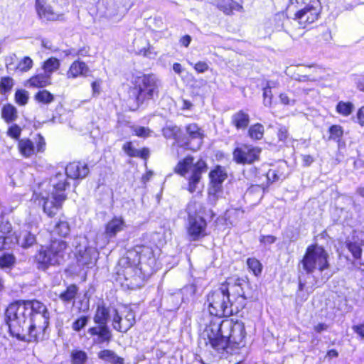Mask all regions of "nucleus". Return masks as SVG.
<instances>
[{"mask_svg":"<svg viewBox=\"0 0 364 364\" xmlns=\"http://www.w3.org/2000/svg\"><path fill=\"white\" fill-rule=\"evenodd\" d=\"M49 319L46 306L37 300L13 303L5 313V321L11 334L27 341L43 339Z\"/></svg>","mask_w":364,"mask_h":364,"instance_id":"nucleus-1","label":"nucleus"},{"mask_svg":"<svg viewBox=\"0 0 364 364\" xmlns=\"http://www.w3.org/2000/svg\"><path fill=\"white\" fill-rule=\"evenodd\" d=\"M245 338L243 322H234L232 320L220 321L218 318L212 319L201 333V339L205 344L210 345L219 353H234L245 346Z\"/></svg>","mask_w":364,"mask_h":364,"instance_id":"nucleus-2","label":"nucleus"},{"mask_svg":"<svg viewBox=\"0 0 364 364\" xmlns=\"http://www.w3.org/2000/svg\"><path fill=\"white\" fill-rule=\"evenodd\" d=\"M68 184L62 173H58L50 183L41 184L40 197L43 201V210L48 216L55 215L66 199L64 191Z\"/></svg>","mask_w":364,"mask_h":364,"instance_id":"nucleus-3","label":"nucleus"},{"mask_svg":"<svg viewBox=\"0 0 364 364\" xmlns=\"http://www.w3.org/2000/svg\"><path fill=\"white\" fill-rule=\"evenodd\" d=\"M207 171L206 163L200 159L193 162V157L188 156L178 161L174 172L187 180V190L190 193L201 195L203 185L202 175Z\"/></svg>","mask_w":364,"mask_h":364,"instance_id":"nucleus-4","label":"nucleus"},{"mask_svg":"<svg viewBox=\"0 0 364 364\" xmlns=\"http://www.w3.org/2000/svg\"><path fill=\"white\" fill-rule=\"evenodd\" d=\"M296 11L293 19L300 27L305 28L318 20L321 11L320 0H291Z\"/></svg>","mask_w":364,"mask_h":364,"instance_id":"nucleus-5","label":"nucleus"},{"mask_svg":"<svg viewBox=\"0 0 364 364\" xmlns=\"http://www.w3.org/2000/svg\"><path fill=\"white\" fill-rule=\"evenodd\" d=\"M208 311L211 315L223 317L229 316L235 311V304L228 295L225 287L212 291L208 296Z\"/></svg>","mask_w":364,"mask_h":364,"instance_id":"nucleus-6","label":"nucleus"},{"mask_svg":"<svg viewBox=\"0 0 364 364\" xmlns=\"http://www.w3.org/2000/svg\"><path fill=\"white\" fill-rule=\"evenodd\" d=\"M328 255L327 252L318 245L309 246L301 263L303 269L307 272L306 280H314L310 274L316 270L322 272L328 267Z\"/></svg>","mask_w":364,"mask_h":364,"instance_id":"nucleus-7","label":"nucleus"},{"mask_svg":"<svg viewBox=\"0 0 364 364\" xmlns=\"http://www.w3.org/2000/svg\"><path fill=\"white\" fill-rule=\"evenodd\" d=\"M133 83L132 92L138 104L149 101L158 95V81L153 75L137 76Z\"/></svg>","mask_w":364,"mask_h":364,"instance_id":"nucleus-8","label":"nucleus"},{"mask_svg":"<svg viewBox=\"0 0 364 364\" xmlns=\"http://www.w3.org/2000/svg\"><path fill=\"white\" fill-rule=\"evenodd\" d=\"M67 244L63 240H53L46 249H41L36 259L40 268L45 269L49 265L59 264L63 259Z\"/></svg>","mask_w":364,"mask_h":364,"instance_id":"nucleus-9","label":"nucleus"},{"mask_svg":"<svg viewBox=\"0 0 364 364\" xmlns=\"http://www.w3.org/2000/svg\"><path fill=\"white\" fill-rule=\"evenodd\" d=\"M245 281L240 278H230L227 279L225 284L221 287H225L228 289V295L231 296L235 304V311L245 306V296L243 289Z\"/></svg>","mask_w":364,"mask_h":364,"instance_id":"nucleus-10","label":"nucleus"},{"mask_svg":"<svg viewBox=\"0 0 364 364\" xmlns=\"http://www.w3.org/2000/svg\"><path fill=\"white\" fill-rule=\"evenodd\" d=\"M261 149L252 145L242 144L235 149L233 160L237 164H251L259 160Z\"/></svg>","mask_w":364,"mask_h":364,"instance_id":"nucleus-11","label":"nucleus"},{"mask_svg":"<svg viewBox=\"0 0 364 364\" xmlns=\"http://www.w3.org/2000/svg\"><path fill=\"white\" fill-rule=\"evenodd\" d=\"M45 147L44 139L40 135L35 138L34 141L24 138L19 140L18 143V150L24 158H31L38 153L43 152Z\"/></svg>","mask_w":364,"mask_h":364,"instance_id":"nucleus-12","label":"nucleus"},{"mask_svg":"<svg viewBox=\"0 0 364 364\" xmlns=\"http://www.w3.org/2000/svg\"><path fill=\"white\" fill-rule=\"evenodd\" d=\"M135 323V315L133 311L123 306L119 310H115L112 325L114 329L121 332H127Z\"/></svg>","mask_w":364,"mask_h":364,"instance_id":"nucleus-13","label":"nucleus"},{"mask_svg":"<svg viewBox=\"0 0 364 364\" xmlns=\"http://www.w3.org/2000/svg\"><path fill=\"white\" fill-rule=\"evenodd\" d=\"M207 223L203 217L188 218L187 233L191 240H197L206 235Z\"/></svg>","mask_w":364,"mask_h":364,"instance_id":"nucleus-14","label":"nucleus"},{"mask_svg":"<svg viewBox=\"0 0 364 364\" xmlns=\"http://www.w3.org/2000/svg\"><path fill=\"white\" fill-rule=\"evenodd\" d=\"M186 132L189 140L187 148L193 151L199 149L204 138L203 131L198 124L192 123L186 127Z\"/></svg>","mask_w":364,"mask_h":364,"instance_id":"nucleus-15","label":"nucleus"},{"mask_svg":"<svg viewBox=\"0 0 364 364\" xmlns=\"http://www.w3.org/2000/svg\"><path fill=\"white\" fill-rule=\"evenodd\" d=\"M89 173V168L85 163L72 162L65 167L67 176L72 179L85 178Z\"/></svg>","mask_w":364,"mask_h":364,"instance_id":"nucleus-16","label":"nucleus"},{"mask_svg":"<svg viewBox=\"0 0 364 364\" xmlns=\"http://www.w3.org/2000/svg\"><path fill=\"white\" fill-rule=\"evenodd\" d=\"M126 227L124 220L122 217H114L105 225V235L107 238H113Z\"/></svg>","mask_w":364,"mask_h":364,"instance_id":"nucleus-17","label":"nucleus"},{"mask_svg":"<svg viewBox=\"0 0 364 364\" xmlns=\"http://www.w3.org/2000/svg\"><path fill=\"white\" fill-rule=\"evenodd\" d=\"M90 72L88 66L85 62L75 60L71 63L68 71L66 77L68 79H76L80 77H86Z\"/></svg>","mask_w":364,"mask_h":364,"instance_id":"nucleus-18","label":"nucleus"},{"mask_svg":"<svg viewBox=\"0 0 364 364\" xmlns=\"http://www.w3.org/2000/svg\"><path fill=\"white\" fill-rule=\"evenodd\" d=\"M36 11L39 17L44 21H56L60 15L53 11L52 8L46 5L44 0H36Z\"/></svg>","mask_w":364,"mask_h":364,"instance_id":"nucleus-19","label":"nucleus"},{"mask_svg":"<svg viewBox=\"0 0 364 364\" xmlns=\"http://www.w3.org/2000/svg\"><path fill=\"white\" fill-rule=\"evenodd\" d=\"M50 80L51 77L45 73L37 74L27 80L26 86L35 88L45 87L50 85Z\"/></svg>","mask_w":364,"mask_h":364,"instance_id":"nucleus-20","label":"nucleus"},{"mask_svg":"<svg viewBox=\"0 0 364 364\" xmlns=\"http://www.w3.org/2000/svg\"><path fill=\"white\" fill-rule=\"evenodd\" d=\"M217 7L226 14H232L233 11H242L243 7L234 0H217Z\"/></svg>","mask_w":364,"mask_h":364,"instance_id":"nucleus-21","label":"nucleus"},{"mask_svg":"<svg viewBox=\"0 0 364 364\" xmlns=\"http://www.w3.org/2000/svg\"><path fill=\"white\" fill-rule=\"evenodd\" d=\"M91 336H97L96 343L109 341L111 338V333L106 325H99L97 327H92L88 329Z\"/></svg>","mask_w":364,"mask_h":364,"instance_id":"nucleus-22","label":"nucleus"},{"mask_svg":"<svg viewBox=\"0 0 364 364\" xmlns=\"http://www.w3.org/2000/svg\"><path fill=\"white\" fill-rule=\"evenodd\" d=\"M14 240V244L17 243L22 247L26 248L35 243L36 237L28 231L23 230L19 233V235H15Z\"/></svg>","mask_w":364,"mask_h":364,"instance_id":"nucleus-23","label":"nucleus"},{"mask_svg":"<svg viewBox=\"0 0 364 364\" xmlns=\"http://www.w3.org/2000/svg\"><path fill=\"white\" fill-rule=\"evenodd\" d=\"M250 122V116L243 111L235 113L232 117V123L237 129H245Z\"/></svg>","mask_w":364,"mask_h":364,"instance_id":"nucleus-24","label":"nucleus"},{"mask_svg":"<svg viewBox=\"0 0 364 364\" xmlns=\"http://www.w3.org/2000/svg\"><path fill=\"white\" fill-rule=\"evenodd\" d=\"M227 173L224 168L218 166L209 173L210 183L214 184H220L227 178Z\"/></svg>","mask_w":364,"mask_h":364,"instance_id":"nucleus-25","label":"nucleus"},{"mask_svg":"<svg viewBox=\"0 0 364 364\" xmlns=\"http://www.w3.org/2000/svg\"><path fill=\"white\" fill-rule=\"evenodd\" d=\"M187 212L188 218H198V216L203 217L205 208L202 203L196 200H192L189 203L187 207Z\"/></svg>","mask_w":364,"mask_h":364,"instance_id":"nucleus-26","label":"nucleus"},{"mask_svg":"<svg viewBox=\"0 0 364 364\" xmlns=\"http://www.w3.org/2000/svg\"><path fill=\"white\" fill-rule=\"evenodd\" d=\"M60 66V62L55 58H50L43 62L42 69L46 75L51 77V75L55 71L58 70Z\"/></svg>","mask_w":364,"mask_h":364,"instance_id":"nucleus-27","label":"nucleus"},{"mask_svg":"<svg viewBox=\"0 0 364 364\" xmlns=\"http://www.w3.org/2000/svg\"><path fill=\"white\" fill-rule=\"evenodd\" d=\"M33 98L36 102L42 105H49L55 100L54 95L46 90H39L35 94Z\"/></svg>","mask_w":364,"mask_h":364,"instance_id":"nucleus-28","label":"nucleus"},{"mask_svg":"<svg viewBox=\"0 0 364 364\" xmlns=\"http://www.w3.org/2000/svg\"><path fill=\"white\" fill-rule=\"evenodd\" d=\"M1 117L7 122H11L17 118V109L12 105L8 104L3 107Z\"/></svg>","mask_w":364,"mask_h":364,"instance_id":"nucleus-29","label":"nucleus"},{"mask_svg":"<svg viewBox=\"0 0 364 364\" xmlns=\"http://www.w3.org/2000/svg\"><path fill=\"white\" fill-rule=\"evenodd\" d=\"M108 310L104 305L99 304L94 317L95 323L99 325H106L108 318Z\"/></svg>","mask_w":364,"mask_h":364,"instance_id":"nucleus-30","label":"nucleus"},{"mask_svg":"<svg viewBox=\"0 0 364 364\" xmlns=\"http://www.w3.org/2000/svg\"><path fill=\"white\" fill-rule=\"evenodd\" d=\"M353 240L348 243V248L355 259H359L362 255V247L364 245V242L354 238Z\"/></svg>","mask_w":364,"mask_h":364,"instance_id":"nucleus-31","label":"nucleus"},{"mask_svg":"<svg viewBox=\"0 0 364 364\" xmlns=\"http://www.w3.org/2000/svg\"><path fill=\"white\" fill-rule=\"evenodd\" d=\"M264 133V128L262 124L256 123L250 127L248 135L252 140H260L262 139Z\"/></svg>","mask_w":364,"mask_h":364,"instance_id":"nucleus-32","label":"nucleus"},{"mask_svg":"<svg viewBox=\"0 0 364 364\" xmlns=\"http://www.w3.org/2000/svg\"><path fill=\"white\" fill-rule=\"evenodd\" d=\"M100 358L112 364H123V360L117 357L114 352L109 350H104L99 353Z\"/></svg>","mask_w":364,"mask_h":364,"instance_id":"nucleus-33","label":"nucleus"},{"mask_svg":"<svg viewBox=\"0 0 364 364\" xmlns=\"http://www.w3.org/2000/svg\"><path fill=\"white\" fill-rule=\"evenodd\" d=\"M354 108L352 102L341 101L338 103L336 109L338 114L347 117L353 112Z\"/></svg>","mask_w":364,"mask_h":364,"instance_id":"nucleus-34","label":"nucleus"},{"mask_svg":"<svg viewBox=\"0 0 364 364\" xmlns=\"http://www.w3.org/2000/svg\"><path fill=\"white\" fill-rule=\"evenodd\" d=\"M248 269L252 272L255 276H259L262 270V265L259 260L255 258H249L247 260Z\"/></svg>","mask_w":364,"mask_h":364,"instance_id":"nucleus-35","label":"nucleus"},{"mask_svg":"<svg viewBox=\"0 0 364 364\" xmlns=\"http://www.w3.org/2000/svg\"><path fill=\"white\" fill-rule=\"evenodd\" d=\"M222 185L210 183L208 188V199L211 202H215L220 193L222 192Z\"/></svg>","mask_w":364,"mask_h":364,"instance_id":"nucleus-36","label":"nucleus"},{"mask_svg":"<svg viewBox=\"0 0 364 364\" xmlns=\"http://www.w3.org/2000/svg\"><path fill=\"white\" fill-rule=\"evenodd\" d=\"M55 232L62 237H66L70 234V228L66 221H60L55 226Z\"/></svg>","mask_w":364,"mask_h":364,"instance_id":"nucleus-37","label":"nucleus"},{"mask_svg":"<svg viewBox=\"0 0 364 364\" xmlns=\"http://www.w3.org/2000/svg\"><path fill=\"white\" fill-rule=\"evenodd\" d=\"M77 291V288L75 285L69 286L67 289L60 294V298L64 301H70L73 300Z\"/></svg>","mask_w":364,"mask_h":364,"instance_id":"nucleus-38","label":"nucleus"},{"mask_svg":"<svg viewBox=\"0 0 364 364\" xmlns=\"http://www.w3.org/2000/svg\"><path fill=\"white\" fill-rule=\"evenodd\" d=\"M29 99V93L25 90H17L15 93V102L21 106L26 105Z\"/></svg>","mask_w":364,"mask_h":364,"instance_id":"nucleus-39","label":"nucleus"},{"mask_svg":"<svg viewBox=\"0 0 364 364\" xmlns=\"http://www.w3.org/2000/svg\"><path fill=\"white\" fill-rule=\"evenodd\" d=\"M73 364H85L87 355L82 350H73L71 354Z\"/></svg>","mask_w":364,"mask_h":364,"instance_id":"nucleus-40","label":"nucleus"},{"mask_svg":"<svg viewBox=\"0 0 364 364\" xmlns=\"http://www.w3.org/2000/svg\"><path fill=\"white\" fill-rule=\"evenodd\" d=\"M33 60L30 57L26 56L18 62L17 69L22 72H27L33 67Z\"/></svg>","mask_w":364,"mask_h":364,"instance_id":"nucleus-41","label":"nucleus"},{"mask_svg":"<svg viewBox=\"0 0 364 364\" xmlns=\"http://www.w3.org/2000/svg\"><path fill=\"white\" fill-rule=\"evenodd\" d=\"M15 262L14 257L11 254H4L0 256V267L10 268Z\"/></svg>","mask_w":364,"mask_h":364,"instance_id":"nucleus-42","label":"nucleus"},{"mask_svg":"<svg viewBox=\"0 0 364 364\" xmlns=\"http://www.w3.org/2000/svg\"><path fill=\"white\" fill-rule=\"evenodd\" d=\"M14 85V80L9 77H4L0 82V90L1 93L9 91Z\"/></svg>","mask_w":364,"mask_h":364,"instance_id":"nucleus-43","label":"nucleus"},{"mask_svg":"<svg viewBox=\"0 0 364 364\" xmlns=\"http://www.w3.org/2000/svg\"><path fill=\"white\" fill-rule=\"evenodd\" d=\"M330 139L339 140L343 134V128L340 125H333L329 129Z\"/></svg>","mask_w":364,"mask_h":364,"instance_id":"nucleus-44","label":"nucleus"},{"mask_svg":"<svg viewBox=\"0 0 364 364\" xmlns=\"http://www.w3.org/2000/svg\"><path fill=\"white\" fill-rule=\"evenodd\" d=\"M314 284L306 280H303L301 277L299 279V289L300 291H306L309 294L313 292L314 289Z\"/></svg>","mask_w":364,"mask_h":364,"instance_id":"nucleus-45","label":"nucleus"},{"mask_svg":"<svg viewBox=\"0 0 364 364\" xmlns=\"http://www.w3.org/2000/svg\"><path fill=\"white\" fill-rule=\"evenodd\" d=\"M89 318L87 316H81L75 320L72 324V328L75 331L82 329L87 323Z\"/></svg>","mask_w":364,"mask_h":364,"instance_id":"nucleus-46","label":"nucleus"},{"mask_svg":"<svg viewBox=\"0 0 364 364\" xmlns=\"http://www.w3.org/2000/svg\"><path fill=\"white\" fill-rule=\"evenodd\" d=\"M13 245H14V240L10 235H0V250L10 248Z\"/></svg>","mask_w":364,"mask_h":364,"instance_id":"nucleus-47","label":"nucleus"},{"mask_svg":"<svg viewBox=\"0 0 364 364\" xmlns=\"http://www.w3.org/2000/svg\"><path fill=\"white\" fill-rule=\"evenodd\" d=\"M272 92L271 90V86L268 84L267 87L264 89L263 92V97H264V105L266 107H269L272 103Z\"/></svg>","mask_w":364,"mask_h":364,"instance_id":"nucleus-48","label":"nucleus"},{"mask_svg":"<svg viewBox=\"0 0 364 364\" xmlns=\"http://www.w3.org/2000/svg\"><path fill=\"white\" fill-rule=\"evenodd\" d=\"M139 53L148 58H153L156 55L154 48L148 43L146 47L139 50Z\"/></svg>","mask_w":364,"mask_h":364,"instance_id":"nucleus-49","label":"nucleus"},{"mask_svg":"<svg viewBox=\"0 0 364 364\" xmlns=\"http://www.w3.org/2000/svg\"><path fill=\"white\" fill-rule=\"evenodd\" d=\"M11 225L9 222H2L0 225V231L1 232V235H10L11 237H14L16 235V232L11 233Z\"/></svg>","mask_w":364,"mask_h":364,"instance_id":"nucleus-50","label":"nucleus"},{"mask_svg":"<svg viewBox=\"0 0 364 364\" xmlns=\"http://www.w3.org/2000/svg\"><path fill=\"white\" fill-rule=\"evenodd\" d=\"M123 150L124 152L130 156H139V151L135 149L131 142H127L123 145Z\"/></svg>","mask_w":364,"mask_h":364,"instance_id":"nucleus-51","label":"nucleus"},{"mask_svg":"<svg viewBox=\"0 0 364 364\" xmlns=\"http://www.w3.org/2000/svg\"><path fill=\"white\" fill-rule=\"evenodd\" d=\"M135 134L139 137H148L150 135L151 131L144 127H136L134 128Z\"/></svg>","mask_w":364,"mask_h":364,"instance_id":"nucleus-52","label":"nucleus"},{"mask_svg":"<svg viewBox=\"0 0 364 364\" xmlns=\"http://www.w3.org/2000/svg\"><path fill=\"white\" fill-rule=\"evenodd\" d=\"M21 129L16 124L12 125L8 130V135L12 138H18L21 134Z\"/></svg>","mask_w":364,"mask_h":364,"instance_id":"nucleus-53","label":"nucleus"},{"mask_svg":"<svg viewBox=\"0 0 364 364\" xmlns=\"http://www.w3.org/2000/svg\"><path fill=\"white\" fill-rule=\"evenodd\" d=\"M267 176L269 180L272 181H276L284 178V176L277 173L275 170H269L267 172Z\"/></svg>","mask_w":364,"mask_h":364,"instance_id":"nucleus-54","label":"nucleus"},{"mask_svg":"<svg viewBox=\"0 0 364 364\" xmlns=\"http://www.w3.org/2000/svg\"><path fill=\"white\" fill-rule=\"evenodd\" d=\"M137 252L140 253L139 256V262H141L142 261H144L146 259V255H151V250L148 247H139V250L137 251Z\"/></svg>","mask_w":364,"mask_h":364,"instance_id":"nucleus-55","label":"nucleus"},{"mask_svg":"<svg viewBox=\"0 0 364 364\" xmlns=\"http://www.w3.org/2000/svg\"><path fill=\"white\" fill-rule=\"evenodd\" d=\"M208 65L205 62L199 61L194 65V69L198 73H203L208 70Z\"/></svg>","mask_w":364,"mask_h":364,"instance_id":"nucleus-56","label":"nucleus"},{"mask_svg":"<svg viewBox=\"0 0 364 364\" xmlns=\"http://www.w3.org/2000/svg\"><path fill=\"white\" fill-rule=\"evenodd\" d=\"M259 241L264 245H270L276 241V237L272 235L262 236Z\"/></svg>","mask_w":364,"mask_h":364,"instance_id":"nucleus-57","label":"nucleus"},{"mask_svg":"<svg viewBox=\"0 0 364 364\" xmlns=\"http://www.w3.org/2000/svg\"><path fill=\"white\" fill-rule=\"evenodd\" d=\"M352 328L359 336L364 338V323L355 325Z\"/></svg>","mask_w":364,"mask_h":364,"instance_id":"nucleus-58","label":"nucleus"},{"mask_svg":"<svg viewBox=\"0 0 364 364\" xmlns=\"http://www.w3.org/2000/svg\"><path fill=\"white\" fill-rule=\"evenodd\" d=\"M287 136H288L287 129L284 127L279 128V132H278V137H279V140L284 141L287 139Z\"/></svg>","mask_w":364,"mask_h":364,"instance_id":"nucleus-59","label":"nucleus"},{"mask_svg":"<svg viewBox=\"0 0 364 364\" xmlns=\"http://www.w3.org/2000/svg\"><path fill=\"white\" fill-rule=\"evenodd\" d=\"M280 101L284 105H293L294 103V100H291L286 94L282 93L279 95Z\"/></svg>","mask_w":364,"mask_h":364,"instance_id":"nucleus-60","label":"nucleus"},{"mask_svg":"<svg viewBox=\"0 0 364 364\" xmlns=\"http://www.w3.org/2000/svg\"><path fill=\"white\" fill-rule=\"evenodd\" d=\"M101 82L99 80L95 81L92 83V89L93 95H99L100 92Z\"/></svg>","mask_w":364,"mask_h":364,"instance_id":"nucleus-61","label":"nucleus"},{"mask_svg":"<svg viewBox=\"0 0 364 364\" xmlns=\"http://www.w3.org/2000/svg\"><path fill=\"white\" fill-rule=\"evenodd\" d=\"M357 118L358 120V123L361 126H364V106L361 107L357 113Z\"/></svg>","mask_w":364,"mask_h":364,"instance_id":"nucleus-62","label":"nucleus"},{"mask_svg":"<svg viewBox=\"0 0 364 364\" xmlns=\"http://www.w3.org/2000/svg\"><path fill=\"white\" fill-rule=\"evenodd\" d=\"M191 41V38L188 35H186L180 40V43L185 47H188Z\"/></svg>","mask_w":364,"mask_h":364,"instance_id":"nucleus-63","label":"nucleus"},{"mask_svg":"<svg viewBox=\"0 0 364 364\" xmlns=\"http://www.w3.org/2000/svg\"><path fill=\"white\" fill-rule=\"evenodd\" d=\"M357 87L364 92V77L360 76L356 80Z\"/></svg>","mask_w":364,"mask_h":364,"instance_id":"nucleus-64","label":"nucleus"}]
</instances>
